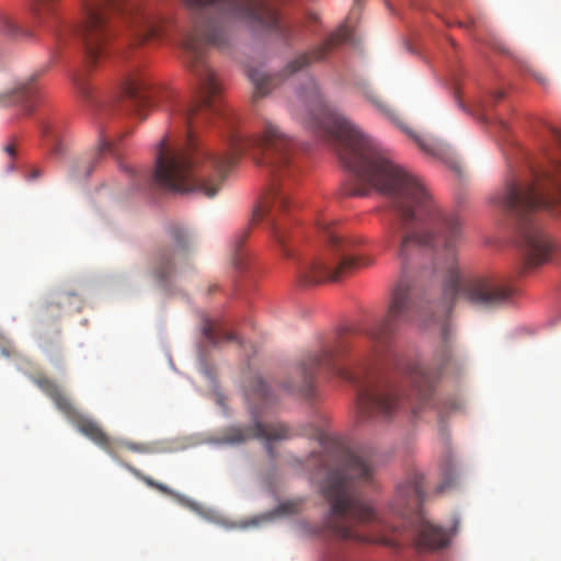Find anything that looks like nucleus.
Listing matches in <instances>:
<instances>
[{"label": "nucleus", "instance_id": "4", "mask_svg": "<svg viewBox=\"0 0 561 561\" xmlns=\"http://www.w3.org/2000/svg\"><path fill=\"white\" fill-rule=\"evenodd\" d=\"M551 133L560 158H552L547 168L533 171L529 180H507L504 188L491 198L514 218L517 244L527 265L547 262L556 248L538 219L540 209L561 203V131L552 128Z\"/></svg>", "mask_w": 561, "mask_h": 561}, {"label": "nucleus", "instance_id": "18", "mask_svg": "<svg viewBox=\"0 0 561 561\" xmlns=\"http://www.w3.org/2000/svg\"><path fill=\"white\" fill-rule=\"evenodd\" d=\"M112 152V145L108 140L102 139L93 156L89 159H80L76 162L73 176L85 178L89 176L96 165L101 162L102 158Z\"/></svg>", "mask_w": 561, "mask_h": 561}, {"label": "nucleus", "instance_id": "36", "mask_svg": "<svg viewBox=\"0 0 561 561\" xmlns=\"http://www.w3.org/2000/svg\"><path fill=\"white\" fill-rule=\"evenodd\" d=\"M41 175V172L38 170H33L31 176L33 179H37Z\"/></svg>", "mask_w": 561, "mask_h": 561}, {"label": "nucleus", "instance_id": "22", "mask_svg": "<svg viewBox=\"0 0 561 561\" xmlns=\"http://www.w3.org/2000/svg\"><path fill=\"white\" fill-rule=\"evenodd\" d=\"M58 4L59 0H34L33 14L39 22H43L56 15Z\"/></svg>", "mask_w": 561, "mask_h": 561}, {"label": "nucleus", "instance_id": "27", "mask_svg": "<svg viewBox=\"0 0 561 561\" xmlns=\"http://www.w3.org/2000/svg\"><path fill=\"white\" fill-rule=\"evenodd\" d=\"M0 30L8 35L19 34V26L5 15L0 16Z\"/></svg>", "mask_w": 561, "mask_h": 561}, {"label": "nucleus", "instance_id": "7", "mask_svg": "<svg viewBox=\"0 0 561 561\" xmlns=\"http://www.w3.org/2000/svg\"><path fill=\"white\" fill-rule=\"evenodd\" d=\"M245 396L250 403L253 426L228 428L222 437L224 443L240 444L249 438H260L266 444H270L272 442L284 440L291 437L290 430L286 424H266L259 420L263 410L273 402L268 388L262 378L254 377L247 385Z\"/></svg>", "mask_w": 561, "mask_h": 561}, {"label": "nucleus", "instance_id": "8", "mask_svg": "<svg viewBox=\"0 0 561 561\" xmlns=\"http://www.w3.org/2000/svg\"><path fill=\"white\" fill-rule=\"evenodd\" d=\"M291 211L293 204L289 201V185L287 182L279 183L277 179H274L253 214V219L256 222L264 221L267 224L273 238L286 256L291 255L287 244V219L290 217Z\"/></svg>", "mask_w": 561, "mask_h": 561}, {"label": "nucleus", "instance_id": "38", "mask_svg": "<svg viewBox=\"0 0 561 561\" xmlns=\"http://www.w3.org/2000/svg\"><path fill=\"white\" fill-rule=\"evenodd\" d=\"M319 439H320L321 444H323V443H324V440H325V436H324V434H322V433H321V434H319Z\"/></svg>", "mask_w": 561, "mask_h": 561}, {"label": "nucleus", "instance_id": "29", "mask_svg": "<svg viewBox=\"0 0 561 561\" xmlns=\"http://www.w3.org/2000/svg\"><path fill=\"white\" fill-rule=\"evenodd\" d=\"M368 98L378 108H380L382 112H385L391 119L397 122V117L394 116V114L390 110H388L386 107V105L380 103L374 95H369Z\"/></svg>", "mask_w": 561, "mask_h": 561}, {"label": "nucleus", "instance_id": "20", "mask_svg": "<svg viewBox=\"0 0 561 561\" xmlns=\"http://www.w3.org/2000/svg\"><path fill=\"white\" fill-rule=\"evenodd\" d=\"M203 333L206 340L214 345H219L224 342L239 341L233 333L228 332L219 323L213 321H206Z\"/></svg>", "mask_w": 561, "mask_h": 561}, {"label": "nucleus", "instance_id": "19", "mask_svg": "<svg viewBox=\"0 0 561 561\" xmlns=\"http://www.w3.org/2000/svg\"><path fill=\"white\" fill-rule=\"evenodd\" d=\"M35 90L30 82H24L14 89L0 94V104L13 99V103L23 106L24 111L30 114L34 108Z\"/></svg>", "mask_w": 561, "mask_h": 561}, {"label": "nucleus", "instance_id": "16", "mask_svg": "<svg viewBox=\"0 0 561 561\" xmlns=\"http://www.w3.org/2000/svg\"><path fill=\"white\" fill-rule=\"evenodd\" d=\"M399 127L419 145L420 149L439 160L448 162L451 158L449 146L432 136H420L398 122Z\"/></svg>", "mask_w": 561, "mask_h": 561}, {"label": "nucleus", "instance_id": "17", "mask_svg": "<svg viewBox=\"0 0 561 561\" xmlns=\"http://www.w3.org/2000/svg\"><path fill=\"white\" fill-rule=\"evenodd\" d=\"M35 385L44 391L55 403L57 409L65 413H73L72 412V403L70 400L64 394L60 388L56 385V382L49 379L46 376H38L34 378Z\"/></svg>", "mask_w": 561, "mask_h": 561}, {"label": "nucleus", "instance_id": "15", "mask_svg": "<svg viewBox=\"0 0 561 561\" xmlns=\"http://www.w3.org/2000/svg\"><path fill=\"white\" fill-rule=\"evenodd\" d=\"M447 534L438 526L419 516L416 545L421 549L436 550L447 546Z\"/></svg>", "mask_w": 561, "mask_h": 561}, {"label": "nucleus", "instance_id": "12", "mask_svg": "<svg viewBox=\"0 0 561 561\" xmlns=\"http://www.w3.org/2000/svg\"><path fill=\"white\" fill-rule=\"evenodd\" d=\"M354 43V31L347 25H341L334 33H332L329 38L318 47H314L310 51L299 54L296 56L285 68V72L287 75H294L299 70H302L316 62H320L324 60L328 54L341 46L342 44Z\"/></svg>", "mask_w": 561, "mask_h": 561}, {"label": "nucleus", "instance_id": "3", "mask_svg": "<svg viewBox=\"0 0 561 561\" xmlns=\"http://www.w3.org/2000/svg\"><path fill=\"white\" fill-rule=\"evenodd\" d=\"M313 478L319 481L320 491L330 504L324 518V531L336 539L366 541L355 527L379 522L376 512L360 497L358 488L374 481L375 460L373 455L340 450L312 454L308 459Z\"/></svg>", "mask_w": 561, "mask_h": 561}, {"label": "nucleus", "instance_id": "30", "mask_svg": "<svg viewBox=\"0 0 561 561\" xmlns=\"http://www.w3.org/2000/svg\"><path fill=\"white\" fill-rule=\"evenodd\" d=\"M450 359H451V355H450L449 351L444 350L442 353L440 369H444Z\"/></svg>", "mask_w": 561, "mask_h": 561}, {"label": "nucleus", "instance_id": "6", "mask_svg": "<svg viewBox=\"0 0 561 561\" xmlns=\"http://www.w3.org/2000/svg\"><path fill=\"white\" fill-rule=\"evenodd\" d=\"M317 227L327 242V249L299 264L297 273L302 284L339 282L353 270L371 264V259L355 253L360 241L347 238L333 219L320 215Z\"/></svg>", "mask_w": 561, "mask_h": 561}, {"label": "nucleus", "instance_id": "2", "mask_svg": "<svg viewBox=\"0 0 561 561\" xmlns=\"http://www.w3.org/2000/svg\"><path fill=\"white\" fill-rule=\"evenodd\" d=\"M192 15V27L182 37L186 62L198 80V93L194 104L179 107L174 119L185 129L183 142L162 138L156 149V169L152 175L130 173L142 184L152 183L176 192L197 193L214 197L229 169L243 156L280 178H291L297 167L294 162L295 141L270 119L262 122L252 136L232 131L228 151L214 153L199 147L193 138V126L214 116H224L220 101L221 85L209 68L206 53L209 46L225 49L231 39L227 18H233L251 26L271 32L278 41L290 46L304 39L305 31L314 32L319 22L316 13H307L304 20L288 19L279 11L282 0H182Z\"/></svg>", "mask_w": 561, "mask_h": 561}, {"label": "nucleus", "instance_id": "24", "mask_svg": "<svg viewBox=\"0 0 561 561\" xmlns=\"http://www.w3.org/2000/svg\"><path fill=\"white\" fill-rule=\"evenodd\" d=\"M126 468L139 480H141L142 482H145L148 486L152 488V489H156L167 495H175V493L169 488L165 484L163 483H160V482H157L154 481L152 478L144 474L140 470H138L137 468L130 466V465H127Z\"/></svg>", "mask_w": 561, "mask_h": 561}, {"label": "nucleus", "instance_id": "5", "mask_svg": "<svg viewBox=\"0 0 561 561\" xmlns=\"http://www.w3.org/2000/svg\"><path fill=\"white\" fill-rule=\"evenodd\" d=\"M82 20L73 30L83 46L89 66L95 64L115 35L108 14L117 15L136 43L159 36L169 24L168 18L146 0H80Z\"/></svg>", "mask_w": 561, "mask_h": 561}, {"label": "nucleus", "instance_id": "23", "mask_svg": "<svg viewBox=\"0 0 561 561\" xmlns=\"http://www.w3.org/2000/svg\"><path fill=\"white\" fill-rule=\"evenodd\" d=\"M71 81L82 99L90 100L92 98V89L88 81L87 69H80L73 72L71 75Z\"/></svg>", "mask_w": 561, "mask_h": 561}, {"label": "nucleus", "instance_id": "25", "mask_svg": "<svg viewBox=\"0 0 561 561\" xmlns=\"http://www.w3.org/2000/svg\"><path fill=\"white\" fill-rule=\"evenodd\" d=\"M112 445L114 447V453L108 455L114 459L118 458V451L123 448L133 453H147L149 450V448L144 444L133 443L125 439H112Z\"/></svg>", "mask_w": 561, "mask_h": 561}, {"label": "nucleus", "instance_id": "33", "mask_svg": "<svg viewBox=\"0 0 561 561\" xmlns=\"http://www.w3.org/2000/svg\"><path fill=\"white\" fill-rule=\"evenodd\" d=\"M247 233H242V236L238 237L237 240H236V247L239 248L243 241V239L245 238Z\"/></svg>", "mask_w": 561, "mask_h": 561}, {"label": "nucleus", "instance_id": "26", "mask_svg": "<svg viewBox=\"0 0 561 561\" xmlns=\"http://www.w3.org/2000/svg\"><path fill=\"white\" fill-rule=\"evenodd\" d=\"M456 478H457V474H456L455 467L450 462H448L445 466V468L443 469V481L437 486L436 491L438 493L446 491L448 488L454 485V483L456 482Z\"/></svg>", "mask_w": 561, "mask_h": 561}, {"label": "nucleus", "instance_id": "11", "mask_svg": "<svg viewBox=\"0 0 561 561\" xmlns=\"http://www.w3.org/2000/svg\"><path fill=\"white\" fill-rule=\"evenodd\" d=\"M121 95L125 98L135 111L157 107L163 102H169L172 94L169 90L151 87L147 78L139 71L130 72L121 87Z\"/></svg>", "mask_w": 561, "mask_h": 561}, {"label": "nucleus", "instance_id": "21", "mask_svg": "<svg viewBox=\"0 0 561 561\" xmlns=\"http://www.w3.org/2000/svg\"><path fill=\"white\" fill-rule=\"evenodd\" d=\"M249 78L254 84L255 96H264L274 88V78L259 70H252Z\"/></svg>", "mask_w": 561, "mask_h": 561}, {"label": "nucleus", "instance_id": "9", "mask_svg": "<svg viewBox=\"0 0 561 561\" xmlns=\"http://www.w3.org/2000/svg\"><path fill=\"white\" fill-rule=\"evenodd\" d=\"M389 357L393 362L394 368L410 383L411 393L409 394V400L412 412L416 414L419 409L430 402L438 373L430 371L416 360H407L393 354H390Z\"/></svg>", "mask_w": 561, "mask_h": 561}, {"label": "nucleus", "instance_id": "32", "mask_svg": "<svg viewBox=\"0 0 561 561\" xmlns=\"http://www.w3.org/2000/svg\"><path fill=\"white\" fill-rule=\"evenodd\" d=\"M4 151L11 157L13 158L15 156V147L13 144H8L5 147H4Z\"/></svg>", "mask_w": 561, "mask_h": 561}, {"label": "nucleus", "instance_id": "35", "mask_svg": "<svg viewBox=\"0 0 561 561\" xmlns=\"http://www.w3.org/2000/svg\"><path fill=\"white\" fill-rule=\"evenodd\" d=\"M503 95H504V93H503L502 91H496V92L494 93V98H495L496 100H501V99L503 98Z\"/></svg>", "mask_w": 561, "mask_h": 561}, {"label": "nucleus", "instance_id": "37", "mask_svg": "<svg viewBox=\"0 0 561 561\" xmlns=\"http://www.w3.org/2000/svg\"><path fill=\"white\" fill-rule=\"evenodd\" d=\"M42 133H43V135H47L48 134V126L47 125H43L42 126Z\"/></svg>", "mask_w": 561, "mask_h": 561}, {"label": "nucleus", "instance_id": "13", "mask_svg": "<svg viewBox=\"0 0 561 561\" xmlns=\"http://www.w3.org/2000/svg\"><path fill=\"white\" fill-rule=\"evenodd\" d=\"M424 477L420 472H411L397 485L394 497L390 505L393 513L408 517L420 512V506L425 497L423 489Z\"/></svg>", "mask_w": 561, "mask_h": 561}, {"label": "nucleus", "instance_id": "28", "mask_svg": "<svg viewBox=\"0 0 561 561\" xmlns=\"http://www.w3.org/2000/svg\"><path fill=\"white\" fill-rule=\"evenodd\" d=\"M278 511L282 514H296L299 511V503L297 502H285L278 506Z\"/></svg>", "mask_w": 561, "mask_h": 561}, {"label": "nucleus", "instance_id": "10", "mask_svg": "<svg viewBox=\"0 0 561 561\" xmlns=\"http://www.w3.org/2000/svg\"><path fill=\"white\" fill-rule=\"evenodd\" d=\"M170 236L173 244L159 249L152 261V274L159 283L169 280L180 264L187 260L186 247L190 236L186 229L173 226Z\"/></svg>", "mask_w": 561, "mask_h": 561}, {"label": "nucleus", "instance_id": "1", "mask_svg": "<svg viewBox=\"0 0 561 561\" xmlns=\"http://www.w3.org/2000/svg\"><path fill=\"white\" fill-rule=\"evenodd\" d=\"M298 96L309 107L308 126L335 140L341 162L355 178L343 188V194L365 196L371 187L385 195L396 216L387 226V241L392 243L399 238L398 255L401 259L408 257L413 249L440 248L444 262L439 268L444 278L443 299L434 305L424 299L408 277H401L386 316L365 331L373 344L369 355L354 367L346 366L344 360L352 342L340 336L319 351L306 354L284 387L309 398L316 374L324 370L355 383L357 398H400L397 388L380 370L400 324L414 321L426 324L433 317L442 322V334L446 340L445 320L457 298L477 307L495 308L510 300L512 289L491 276L461 275L457 263V248L462 237L459 217L442 210L421 176L390 159L357 126L328 105L313 79L298 91Z\"/></svg>", "mask_w": 561, "mask_h": 561}, {"label": "nucleus", "instance_id": "34", "mask_svg": "<svg viewBox=\"0 0 561 561\" xmlns=\"http://www.w3.org/2000/svg\"><path fill=\"white\" fill-rule=\"evenodd\" d=\"M54 152L56 154L60 153L61 152V145L59 144H56L55 147H54Z\"/></svg>", "mask_w": 561, "mask_h": 561}, {"label": "nucleus", "instance_id": "14", "mask_svg": "<svg viewBox=\"0 0 561 561\" xmlns=\"http://www.w3.org/2000/svg\"><path fill=\"white\" fill-rule=\"evenodd\" d=\"M72 412L73 413H65V415L71 421L75 427L107 454H113L114 447L112 445V438L107 436L102 427L95 421L81 414L73 405Z\"/></svg>", "mask_w": 561, "mask_h": 561}, {"label": "nucleus", "instance_id": "31", "mask_svg": "<svg viewBox=\"0 0 561 561\" xmlns=\"http://www.w3.org/2000/svg\"><path fill=\"white\" fill-rule=\"evenodd\" d=\"M362 5V0H354V7L352 9V12L350 14V20L353 19V16L355 15L356 11L359 10Z\"/></svg>", "mask_w": 561, "mask_h": 561}]
</instances>
